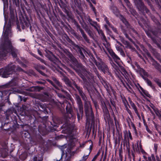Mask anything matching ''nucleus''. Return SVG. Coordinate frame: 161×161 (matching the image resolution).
Listing matches in <instances>:
<instances>
[{"label": "nucleus", "instance_id": "2", "mask_svg": "<svg viewBox=\"0 0 161 161\" xmlns=\"http://www.w3.org/2000/svg\"><path fill=\"white\" fill-rule=\"evenodd\" d=\"M15 66L12 64H8L4 69H0V73L2 76L4 78H7L14 72Z\"/></svg>", "mask_w": 161, "mask_h": 161}, {"label": "nucleus", "instance_id": "8", "mask_svg": "<svg viewBox=\"0 0 161 161\" xmlns=\"http://www.w3.org/2000/svg\"><path fill=\"white\" fill-rule=\"evenodd\" d=\"M64 103L66 104H67L66 107V109L67 112V113L68 114H70L71 115V116H72V110L71 107V104L69 103H68L67 102H64V103H62L61 104V106L63 108V109H64Z\"/></svg>", "mask_w": 161, "mask_h": 161}, {"label": "nucleus", "instance_id": "33", "mask_svg": "<svg viewBox=\"0 0 161 161\" xmlns=\"http://www.w3.org/2000/svg\"><path fill=\"white\" fill-rule=\"evenodd\" d=\"M152 50L153 51V53L154 54H155L156 56H157L158 57L159 56V54L157 53V52L155 51V49H153Z\"/></svg>", "mask_w": 161, "mask_h": 161}, {"label": "nucleus", "instance_id": "63", "mask_svg": "<svg viewBox=\"0 0 161 161\" xmlns=\"http://www.w3.org/2000/svg\"><path fill=\"white\" fill-rule=\"evenodd\" d=\"M143 72H144V75H147V72H146L144 71V70H143Z\"/></svg>", "mask_w": 161, "mask_h": 161}, {"label": "nucleus", "instance_id": "58", "mask_svg": "<svg viewBox=\"0 0 161 161\" xmlns=\"http://www.w3.org/2000/svg\"><path fill=\"white\" fill-rule=\"evenodd\" d=\"M132 31H133V32L135 33V34H137V32H136V31H135V30H134V29H132Z\"/></svg>", "mask_w": 161, "mask_h": 161}, {"label": "nucleus", "instance_id": "10", "mask_svg": "<svg viewBox=\"0 0 161 161\" xmlns=\"http://www.w3.org/2000/svg\"><path fill=\"white\" fill-rule=\"evenodd\" d=\"M74 86L77 89L81 97V98L83 100H86V97L85 94L83 92L82 90V88L80 86H78L76 84H74Z\"/></svg>", "mask_w": 161, "mask_h": 161}, {"label": "nucleus", "instance_id": "42", "mask_svg": "<svg viewBox=\"0 0 161 161\" xmlns=\"http://www.w3.org/2000/svg\"><path fill=\"white\" fill-rule=\"evenodd\" d=\"M116 49L118 51H119V52L121 50H122V49L119 47H116Z\"/></svg>", "mask_w": 161, "mask_h": 161}, {"label": "nucleus", "instance_id": "46", "mask_svg": "<svg viewBox=\"0 0 161 161\" xmlns=\"http://www.w3.org/2000/svg\"><path fill=\"white\" fill-rule=\"evenodd\" d=\"M75 97L76 100L80 99V97L77 94L75 95Z\"/></svg>", "mask_w": 161, "mask_h": 161}, {"label": "nucleus", "instance_id": "56", "mask_svg": "<svg viewBox=\"0 0 161 161\" xmlns=\"http://www.w3.org/2000/svg\"><path fill=\"white\" fill-rule=\"evenodd\" d=\"M37 160V157H35L33 158V161H36Z\"/></svg>", "mask_w": 161, "mask_h": 161}, {"label": "nucleus", "instance_id": "49", "mask_svg": "<svg viewBox=\"0 0 161 161\" xmlns=\"http://www.w3.org/2000/svg\"><path fill=\"white\" fill-rule=\"evenodd\" d=\"M132 127L135 131V132H136V130L135 126L134 124H132Z\"/></svg>", "mask_w": 161, "mask_h": 161}, {"label": "nucleus", "instance_id": "34", "mask_svg": "<svg viewBox=\"0 0 161 161\" xmlns=\"http://www.w3.org/2000/svg\"><path fill=\"white\" fill-rule=\"evenodd\" d=\"M65 148H66L65 146H61V150L62 152L63 155V154L64 153V148H65Z\"/></svg>", "mask_w": 161, "mask_h": 161}, {"label": "nucleus", "instance_id": "32", "mask_svg": "<svg viewBox=\"0 0 161 161\" xmlns=\"http://www.w3.org/2000/svg\"><path fill=\"white\" fill-rule=\"evenodd\" d=\"M101 38L103 41H104V42L107 41L106 37L104 34L101 35Z\"/></svg>", "mask_w": 161, "mask_h": 161}, {"label": "nucleus", "instance_id": "20", "mask_svg": "<svg viewBox=\"0 0 161 161\" xmlns=\"http://www.w3.org/2000/svg\"><path fill=\"white\" fill-rule=\"evenodd\" d=\"M120 18L121 21L123 22L127 26L128 23V22L126 21L125 19L123 17V16L122 15H120Z\"/></svg>", "mask_w": 161, "mask_h": 161}, {"label": "nucleus", "instance_id": "52", "mask_svg": "<svg viewBox=\"0 0 161 161\" xmlns=\"http://www.w3.org/2000/svg\"><path fill=\"white\" fill-rule=\"evenodd\" d=\"M97 158L96 157V156H95L92 160V161H95Z\"/></svg>", "mask_w": 161, "mask_h": 161}, {"label": "nucleus", "instance_id": "12", "mask_svg": "<svg viewBox=\"0 0 161 161\" xmlns=\"http://www.w3.org/2000/svg\"><path fill=\"white\" fill-rule=\"evenodd\" d=\"M121 73L122 75L127 80H129L130 79H131V76L132 75L131 73L127 72L125 69H123Z\"/></svg>", "mask_w": 161, "mask_h": 161}, {"label": "nucleus", "instance_id": "41", "mask_svg": "<svg viewBox=\"0 0 161 161\" xmlns=\"http://www.w3.org/2000/svg\"><path fill=\"white\" fill-rule=\"evenodd\" d=\"M57 95L58 97L60 98H64V96H63L62 94L60 93H57Z\"/></svg>", "mask_w": 161, "mask_h": 161}, {"label": "nucleus", "instance_id": "11", "mask_svg": "<svg viewBox=\"0 0 161 161\" xmlns=\"http://www.w3.org/2000/svg\"><path fill=\"white\" fill-rule=\"evenodd\" d=\"M103 50L104 51V52H105L106 54L107 55L108 57L109 58V60L110 61V63L112 65V66L113 67V68L117 71L118 72L119 69H118V66L114 63L112 60V59L111 57L109 56L107 52L105 51V50L103 48Z\"/></svg>", "mask_w": 161, "mask_h": 161}, {"label": "nucleus", "instance_id": "28", "mask_svg": "<svg viewBox=\"0 0 161 161\" xmlns=\"http://www.w3.org/2000/svg\"><path fill=\"white\" fill-rule=\"evenodd\" d=\"M121 80V82L122 83V84H123L124 86L125 87V88L127 89L128 91H129V90H128V88L130 89L131 88L130 87L129 85H128L127 84V86L125 85V84L124 83L123 80Z\"/></svg>", "mask_w": 161, "mask_h": 161}, {"label": "nucleus", "instance_id": "57", "mask_svg": "<svg viewBox=\"0 0 161 161\" xmlns=\"http://www.w3.org/2000/svg\"><path fill=\"white\" fill-rule=\"evenodd\" d=\"M19 40L21 42H24L25 41V39H20Z\"/></svg>", "mask_w": 161, "mask_h": 161}, {"label": "nucleus", "instance_id": "53", "mask_svg": "<svg viewBox=\"0 0 161 161\" xmlns=\"http://www.w3.org/2000/svg\"><path fill=\"white\" fill-rule=\"evenodd\" d=\"M79 75H80V77L83 79V80H84V76L82 75V74H79Z\"/></svg>", "mask_w": 161, "mask_h": 161}, {"label": "nucleus", "instance_id": "17", "mask_svg": "<svg viewBox=\"0 0 161 161\" xmlns=\"http://www.w3.org/2000/svg\"><path fill=\"white\" fill-rule=\"evenodd\" d=\"M110 8L114 14L116 15H118L119 14V11L115 6L112 5L110 7Z\"/></svg>", "mask_w": 161, "mask_h": 161}, {"label": "nucleus", "instance_id": "39", "mask_svg": "<svg viewBox=\"0 0 161 161\" xmlns=\"http://www.w3.org/2000/svg\"><path fill=\"white\" fill-rule=\"evenodd\" d=\"M146 130H147V131L150 134H151L152 133V131L150 130H149V129L147 127L146 128Z\"/></svg>", "mask_w": 161, "mask_h": 161}, {"label": "nucleus", "instance_id": "50", "mask_svg": "<svg viewBox=\"0 0 161 161\" xmlns=\"http://www.w3.org/2000/svg\"><path fill=\"white\" fill-rule=\"evenodd\" d=\"M39 60H40V61L41 62H42V63H44V64H45V61H44L43 59H42V58H40V59Z\"/></svg>", "mask_w": 161, "mask_h": 161}, {"label": "nucleus", "instance_id": "55", "mask_svg": "<svg viewBox=\"0 0 161 161\" xmlns=\"http://www.w3.org/2000/svg\"><path fill=\"white\" fill-rule=\"evenodd\" d=\"M128 101H129V102L130 103L131 102H132V101L131 100V99L130 98V97H128Z\"/></svg>", "mask_w": 161, "mask_h": 161}, {"label": "nucleus", "instance_id": "45", "mask_svg": "<svg viewBox=\"0 0 161 161\" xmlns=\"http://www.w3.org/2000/svg\"><path fill=\"white\" fill-rule=\"evenodd\" d=\"M130 104L132 107H134L135 106V104L133 102H131V103H130Z\"/></svg>", "mask_w": 161, "mask_h": 161}, {"label": "nucleus", "instance_id": "7", "mask_svg": "<svg viewBox=\"0 0 161 161\" xmlns=\"http://www.w3.org/2000/svg\"><path fill=\"white\" fill-rule=\"evenodd\" d=\"M85 111L86 114V116L88 119H90L91 116H92V118L94 117V116H93L91 106L90 104L86 105L85 107Z\"/></svg>", "mask_w": 161, "mask_h": 161}, {"label": "nucleus", "instance_id": "9", "mask_svg": "<svg viewBox=\"0 0 161 161\" xmlns=\"http://www.w3.org/2000/svg\"><path fill=\"white\" fill-rule=\"evenodd\" d=\"M92 148V145L90 146L89 148L87 149L85 151V153L82 158L81 160L80 161H86L88 158V156L91 152Z\"/></svg>", "mask_w": 161, "mask_h": 161}, {"label": "nucleus", "instance_id": "24", "mask_svg": "<svg viewBox=\"0 0 161 161\" xmlns=\"http://www.w3.org/2000/svg\"><path fill=\"white\" fill-rule=\"evenodd\" d=\"M132 108H133V109L134 110V111H135V113L136 114L137 116L139 117H140V114H139V113L138 112V111L137 110L136 107V105L135 106H134V107H132Z\"/></svg>", "mask_w": 161, "mask_h": 161}, {"label": "nucleus", "instance_id": "25", "mask_svg": "<svg viewBox=\"0 0 161 161\" xmlns=\"http://www.w3.org/2000/svg\"><path fill=\"white\" fill-rule=\"evenodd\" d=\"M88 2L90 3V7L92 8V10L94 11L95 14H96V8L94 7H93L92 3L90 2L89 0H86Z\"/></svg>", "mask_w": 161, "mask_h": 161}, {"label": "nucleus", "instance_id": "21", "mask_svg": "<svg viewBox=\"0 0 161 161\" xmlns=\"http://www.w3.org/2000/svg\"><path fill=\"white\" fill-rule=\"evenodd\" d=\"M146 82L147 84L150 86L153 89H154L155 88V87L154 86L152 85V83L151 81L149 80L148 79H146Z\"/></svg>", "mask_w": 161, "mask_h": 161}, {"label": "nucleus", "instance_id": "1", "mask_svg": "<svg viewBox=\"0 0 161 161\" xmlns=\"http://www.w3.org/2000/svg\"><path fill=\"white\" fill-rule=\"evenodd\" d=\"M11 27H9L7 28L6 30L3 34L4 38V42L1 46L2 50L0 52L1 57L5 56L7 53L9 52H11L13 57L16 58L17 57L18 51L12 45L10 41L8 38V36H11Z\"/></svg>", "mask_w": 161, "mask_h": 161}, {"label": "nucleus", "instance_id": "16", "mask_svg": "<svg viewBox=\"0 0 161 161\" xmlns=\"http://www.w3.org/2000/svg\"><path fill=\"white\" fill-rule=\"evenodd\" d=\"M80 31L82 36V37H83L84 39L85 40V41L87 43H89V40L87 38V37L86 36V35L84 33V32L83 30H82L81 29H80Z\"/></svg>", "mask_w": 161, "mask_h": 161}, {"label": "nucleus", "instance_id": "40", "mask_svg": "<svg viewBox=\"0 0 161 161\" xmlns=\"http://www.w3.org/2000/svg\"><path fill=\"white\" fill-rule=\"evenodd\" d=\"M154 149L155 152H156L158 149V146L157 144H154Z\"/></svg>", "mask_w": 161, "mask_h": 161}, {"label": "nucleus", "instance_id": "54", "mask_svg": "<svg viewBox=\"0 0 161 161\" xmlns=\"http://www.w3.org/2000/svg\"><path fill=\"white\" fill-rule=\"evenodd\" d=\"M34 57H36V58H37L39 60H40V59L41 58H40V57H37L36 55H35L34 54H33L32 55Z\"/></svg>", "mask_w": 161, "mask_h": 161}, {"label": "nucleus", "instance_id": "59", "mask_svg": "<svg viewBox=\"0 0 161 161\" xmlns=\"http://www.w3.org/2000/svg\"><path fill=\"white\" fill-rule=\"evenodd\" d=\"M84 147V144H80V147Z\"/></svg>", "mask_w": 161, "mask_h": 161}, {"label": "nucleus", "instance_id": "62", "mask_svg": "<svg viewBox=\"0 0 161 161\" xmlns=\"http://www.w3.org/2000/svg\"><path fill=\"white\" fill-rule=\"evenodd\" d=\"M156 159L158 161H160L159 158L158 156H156Z\"/></svg>", "mask_w": 161, "mask_h": 161}, {"label": "nucleus", "instance_id": "36", "mask_svg": "<svg viewBox=\"0 0 161 161\" xmlns=\"http://www.w3.org/2000/svg\"><path fill=\"white\" fill-rule=\"evenodd\" d=\"M125 108L127 112L130 115H131V112L130 110L129 109L128 107Z\"/></svg>", "mask_w": 161, "mask_h": 161}, {"label": "nucleus", "instance_id": "31", "mask_svg": "<svg viewBox=\"0 0 161 161\" xmlns=\"http://www.w3.org/2000/svg\"><path fill=\"white\" fill-rule=\"evenodd\" d=\"M98 32V33L101 36V35H103L104 34L103 31L102 30H101L99 29V28H98L97 30H96Z\"/></svg>", "mask_w": 161, "mask_h": 161}, {"label": "nucleus", "instance_id": "60", "mask_svg": "<svg viewBox=\"0 0 161 161\" xmlns=\"http://www.w3.org/2000/svg\"><path fill=\"white\" fill-rule=\"evenodd\" d=\"M150 106L154 110V106L153 105V104H151V105H150Z\"/></svg>", "mask_w": 161, "mask_h": 161}, {"label": "nucleus", "instance_id": "23", "mask_svg": "<svg viewBox=\"0 0 161 161\" xmlns=\"http://www.w3.org/2000/svg\"><path fill=\"white\" fill-rule=\"evenodd\" d=\"M140 88L142 90V91L144 93V94L146 95V96L149 97H150L151 96L150 94H149L147 91L144 90L142 88V87L140 86Z\"/></svg>", "mask_w": 161, "mask_h": 161}, {"label": "nucleus", "instance_id": "38", "mask_svg": "<svg viewBox=\"0 0 161 161\" xmlns=\"http://www.w3.org/2000/svg\"><path fill=\"white\" fill-rule=\"evenodd\" d=\"M120 53V54L123 56V57H125V54L124 52V51H123V50H121L119 52Z\"/></svg>", "mask_w": 161, "mask_h": 161}, {"label": "nucleus", "instance_id": "18", "mask_svg": "<svg viewBox=\"0 0 161 161\" xmlns=\"http://www.w3.org/2000/svg\"><path fill=\"white\" fill-rule=\"evenodd\" d=\"M139 3H140V4L141 5V9H145L146 11V12L147 13L148 12H149V10L148 9L145 7L143 3L142 2L141 0H138Z\"/></svg>", "mask_w": 161, "mask_h": 161}, {"label": "nucleus", "instance_id": "43", "mask_svg": "<svg viewBox=\"0 0 161 161\" xmlns=\"http://www.w3.org/2000/svg\"><path fill=\"white\" fill-rule=\"evenodd\" d=\"M77 116L78 120H79L81 118V117L79 113H77Z\"/></svg>", "mask_w": 161, "mask_h": 161}, {"label": "nucleus", "instance_id": "48", "mask_svg": "<svg viewBox=\"0 0 161 161\" xmlns=\"http://www.w3.org/2000/svg\"><path fill=\"white\" fill-rule=\"evenodd\" d=\"M124 1L127 3V5H129L130 4L128 0H124Z\"/></svg>", "mask_w": 161, "mask_h": 161}, {"label": "nucleus", "instance_id": "3", "mask_svg": "<svg viewBox=\"0 0 161 161\" xmlns=\"http://www.w3.org/2000/svg\"><path fill=\"white\" fill-rule=\"evenodd\" d=\"M103 45L114 60L117 63L119 62L120 60V58L115 54L113 50L111 48L109 44L106 41L105 42L103 43Z\"/></svg>", "mask_w": 161, "mask_h": 161}, {"label": "nucleus", "instance_id": "14", "mask_svg": "<svg viewBox=\"0 0 161 161\" xmlns=\"http://www.w3.org/2000/svg\"><path fill=\"white\" fill-rule=\"evenodd\" d=\"M88 21L90 24L94 27L96 30H97L98 28H100L99 25L97 24V22L93 21L91 19H89Z\"/></svg>", "mask_w": 161, "mask_h": 161}, {"label": "nucleus", "instance_id": "22", "mask_svg": "<svg viewBox=\"0 0 161 161\" xmlns=\"http://www.w3.org/2000/svg\"><path fill=\"white\" fill-rule=\"evenodd\" d=\"M123 103L125 108L128 107V106H129L127 101L125 98H123L122 99Z\"/></svg>", "mask_w": 161, "mask_h": 161}, {"label": "nucleus", "instance_id": "37", "mask_svg": "<svg viewBox=\"0 0 161 161\" xmlns=\"http://www.w3.org/2000/svg\"><path fill=\"white\" fill-rule=\"evenodd\" d=\"M104 19H105V22H106V23L109 26H110V23L109 22V21L107 20L106 17H105L104 18Z\"/></svg>", "mask_w": 161, "mask_h": 161}, {"label": "nucleus", "instance_id": "19", "mask_svg": "<svg viewBox=\"0 0 161 161\" xmlns=\"http://www.w3.org/2000/svg\"><path fill=\"white\" fill-rule=\"evenodd\" d=\"M121 41L125 45V47L127 48H131V46L130 45V44L127 41H125L123 39L121 40Z\"/></svg>", "mask_w": 161, "mask_h": 161}, {"label": "nucleus", "instance_id": "15", "mask_svg": "<svg viewBox=\"0 0 161 161\" xmlns=\"http://www.w3.org/2000/svg\"><path fill=\"white\" fill-rule=\"evenodd\" d=\"M136 151L137 152H141L142 154H144L146 153L142 148V146L140 143L139 146L138 143L137 144V148L136 149Z\"/></svg>", "mask_w": 161, "mask_h": 161}, {"label": "nucleus", "instance_id": "13", "mask_svg": "<svg viewBox=\"0 0 161 161\" xmlns=\"http://www.w3.org/2000/svg\"><path fill=\"white\" fill-rule=\"evenodd\" d=\"M77 103L78 105V108L80 111V114H82L83 112V105L80 99L76 100Z\"/></svg>", "mask_w": 161, "mask_h": 161}, {"label": "nucleus", "instance_id": "27", "mask_svg": "<svg viewBox=\"0 0 161 161\" xmlns=\"http://www.w3.org/2000/svg\"><path fill=\"white\" fill-rule=\"evenodd\" d=\"M86 32L88 33V34L89 35V36L91 37H93V35L91 31L89 30H86Z\"/></svg>", "mask_w": 161, "mask_h": 161}, {"label": "nucleus", "instance_id": "64", "mask_svg": "<svg viewBox=\"0 0 161 161\" xmlns=\"http://www.w3.org/2000/svg\"><path fill=\"white\" fill-rule=\"evenodd\" d=\"M62 156H61L60 159L59 160H57V161H62Z\"/></svg>", "mask_w": 161, "mask_h": 161}, {"label": "nucleus", "instance_id": "4", "mask_svg": "<svg viewBox=\"0 0 161 161\" xmlns=\"http://www.w3.org/2000/svg\"><path fill=\"white\" fill-rule=\"evenodd\" d=\"M69 59L71 61L73 64L74 65V66H72V65H71L72 67L76 71H77V70L75 68V67L77 68L82 67V64L80 63H79L76 59L72 54L69 55Z\"/></svg>", "mask_w": 161, "mask_h": 161}, {"label": "nucleus", "instance_id": "35", "mask_svg": "<svg viewBox=\"0 0 161 161\" xmlns=\"http://www.w3.org/2000/svg\"><path fill=\"white\" fill-rule=\"evenodd\" d=\"M128 136L130 138L131 140H132V137L131 136V133L130 131H128Z\"/></svg>", "mask_w": 161, "mask_h": 161}, {"label": "nucleus", "instance_id": "30", "mask_svg": "<svg viewBox=\"0 0 161 161\" xmlns=\"http://www.w3.org/2000/svg\"><path fill=\"white\" fill-rule=\"evenodd\" d=\"M146 108L147 109L148 111H149L152 114H153V113L152 111L151 108L148 105H146L145 106Z\"/></svg>", "mask_w": 161, "mask_h": 161}, {"label": "nucleus", "instance_id": "5", "mask_svg": "<svg viewBox=\"0 0 161 161\" xmlns=\"http://www.w3.org/2000/svg\"><path fill=\"white\" fill-rule=\"evenodd\" d=\"M53 80L54 83L51 80H49L48 81L52 84L56 88L61 91L65 93L66 92L63 89V87L60 83L55 78H53Z\"/></svg>", "mask_w": 161, "mask_h": 161}, {"label": "nucleus", "instance_id": "29", "mask_svg": "<svg viewBox=\"0 0 161 161\" xmlns=\"http://www.w3.org/2000/svg\"><path fill=\"white\" fill-rule=\"evenodd\" d=\"M65 83L67 84L69 86H71V83L69 80L67 78H65Z\"/></svg>", "mask_w": 161, "mask_h": 161}, {"label": "nucleus", "instance_id": "47", "mask_svg": "<svg viewBox=\"0 0 161 161\" xmlns=\"http://www.w3.org/2000/svg\"><path fill=\"white\" fill-rule=\"evenodd\" d=\"M38 71L42 75H44V76L45 75V74L43 72H42V71H41V70H39Z\"/></svg>", "mask_w": 161, "mask_h": 161}, {"label": "nucleus", "instance_id": "26", "mask_svg": "<svg viewBox=\"0 0 161 161\" xmlns=\"http://www.w3.org/2000/svg\"><path fill=\"white\" fill-rule=\"evenodd\" d=\"M154 81L157 83L159 86L161 88V82L158 79L156 78L154 79Z\"/></svg>", "mask_w": 161, "mask_h": 161}, {"label": "nucleus", "instance_id": "6", "mask_svg": "<svg viewBox=\"0 0 161 161\" xmlns=\"http://www.w3.org/2000/svg\"><path fill=\"white\" fill-rule=\"evenodd\" d=\"M96 64L98 68L104 73L108 71V66L101 60L96 62Z\"/></svg>", "mask_w": 161, "mask_h": 161}, {"label": "nucleus", "instance_id": "61", "mask_svg": "<svg viewBox=\"0 0 161 161\" xmlns=\"http://www.w3.org/2000/svg\"><path fill=\"white\" fill-rule=\"evenodd\" d=\"M80 53L82 56H83V57H84V55H83V53H82L81 51H80Z\"/></svg>", "mask_w": 161, "mask_h": 161}, {"label": "nucleus", "instance_id": "51", "mask_svg": "<svg viewBox=\"0 0 161 161\" xmlns=\"http://www.w3.org/2000/svg\"><path fill=\"white\" fill-rule=\"evenodd\" d=\"M135 64L138 69H139L140 68V66L137 64V63H135Z\"/></svg>", "mask_w": 161, "mask_h": 161}, {"label": "nucleus", "instance_id": "44", "mask_svg": "<svg viewBox=\"0 0 161 161\" xmlns=\"http://www.w3.org/2000/svg\"><path fill=\"white\" fill-rule=\"evenodd\" d=\"M156 114H157V115L159 117V119H161V115L158 112V114L157 112L156 113Z\"/></svg>", "mask_w": 161, "mask_h": 161}]
</instances>
